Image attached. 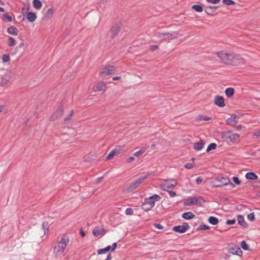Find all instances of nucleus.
I'll use <instances>...</instances> for the list:
<instances>
[{
    "mask_svg": "<svg viewBox=\"0 0 260 260\" xmlns=\"http://www.w3.org/2000/svg\"><path fill=\"white\" fill-rule=\"evenodd\" d=\"M217 56L221 61L227 64L237 66L244 63V59L239 54L228 51L217 52Z\"/></svg>",
    "mask_w": 260,
    "mask_h": 260,
    "instance_id": "f257e3e1",
    "label": "nucleus"
},
{
    "mask_svg": "<svg viewBox=\"0 0 260 260\" xmlns=\"http://www.w3.org/2000/svg\"><path fill=\"white\" fill-rule=\"evenodd\" d=\"M69 242V239L66 236L61 237L60 240L54 246L53 253L55 256L61 255L64 251Z\"/></svg>",
    "mask_w": 260,
    "mask_h": 260,
    "instance_id": "f03ea898",
    "label": "nucleus"
},
{
    "mask_svg": "<svg viewBox=\"0 0 260 260\" xmlns=\"http://www.w3.org/2000/svg\"><path fill=\"white\" fill-rule=\"evenodd\" d=\"M161 197L157 194H154L148 198L145 199L144 203L142 205V208L148 211L151 210L155 205L156 201L160 200Z\"/></svg>",
    "mask_w": 260,
    "mask_h": 260,
    "instance_id": "7ed1b4c3",
    "label": "nucleus"
},
{
    "mask_svg": "<svg viewBox=\"0 0 260 260\" xmlns=\"http://www.w3.org/2000/svg\"><path fill=\"white\" fill-rule=\"evenodd\" d=\"M155 36L158 38L161 39L162 41L171 40L178 38L176 34L170 32H156L155 34Z\"/></svg>",
    "mask_w": 260,
    "mask_h": 260,
    "instance_id": "20e7f679",
    "label": "nucleus"
},
{
    "mask_svg": "<svg viewBox=\"0 0 260 260\" xmlns=\"http://www.w3.org/2000/svg\"><path fill=\"white\" fill-rule=\"evenodd\" d=\"M149 174L145 175L144 176H142L140 177L138 179L135 180L134 182L130 184L128 187L127 188V191L128 192H131L133 190L136 189L139 185L144 180L147 178Z\"/></svg>",
    "mask_w": 260,
    "mask_h": 260,
    "instance_id": "39448f33",
    "label": "nucleus"
},
{
    "mask_svg": "<svg viewBox=\"0 0 260 260\" xmlns=\"http://www.w3.org/2000/svg\"><path fill=\"white\" fill-rule=\"evenodd\" d=\"M115 68L113 66L102 67L100 69V74L102 76H106L114 74Z\"/></svg>",
    "mask_w": 260,
    "mask_h": 260,
    "instance_id": "423d86ee",
    "label": "nucleus"
},
{
    "mask_svg": "<svg viewBox=\"0 0 260 260\" xmlns=\"http://www.w3.org/2000/svg\"><path fill=\"white\" fill-rule=\"evenodd\" d=\"M177 184V181L174 179H168L165 180L161 185V188L167 191L169 189L173 188Z\"/></svg>",
    "mask_w": 260,
    "mask_h": 260,
    "instance_id": "0eeeda50",
    "label": "nucleus"
},
{
    "mask_svg": "<svg viewBox=\"0 0 260 260\" xmlns=\"http://www.w3.org/2000/svg\"><path fill=\"white\" fill-rule=\"evenodd\" d=\"M227 177H219L216 178L212 182L213 186L216 187H220L224 186V184H222L223 182H226Z\"/></svg>",
    "mask_w": 260,
    "mask_h": 260,
    "instance_id": "6e6552de",
    "label": "nucleus"
},
{
    "mask_svg": "<svg viewBox=\"0 0 260 260\" xmlns=\"http://www.w3.org/2000/svg\"><path fill=\"white\" fill-rule=\"evenodd\" d=\"M123 149H124V147L122 146H119V147H117L116 148L113 149L107 156V157H106L107 159H111L114 156L118 155L122 152V151L123 150Z\"/></svg>",
    "mask_w": 260,
    "mask_h": 260,
    "instance_id": "1a4fd4ad",
    "label": "nucleus"
},
{
    "mask_svg": "<svg viewBox=\"0 0 260 260\" xmlns=\"http://www.w3.org/2000/svg\"><path fill=\"white\" fill-rule=\"evenodd\" d=\"M121 24L120 23H116L112 26L110 29V32L112 35V38H114L117 36L121 29Z\"/></svg>",
    "mask_w": 260,
    "mask_h": 260,
    "instance_id": "9d476101",
    "label": "nucleus"
},
{
    "mask_svg": "<svg viewBox=\"0 0 260 260\" xmlns=\"http://www.w3.org/2000/svg\"><path fill=\"white\" fill-rule=\"evenodd\" d=\"M202 198H197V197H193L187 199L185 202L184 204L186 206H191L193 205H197L199 203H201L202 201Z\"/></svg>",
    "mask_w": 260,
    "mask_h": 260,
    "instance_id": "9b49d317",
    "label": "nucleus"
},
{
    "mask_svg": "<svg viewBox=\"0 0 260 260\" xmlns=\"http://www.w3.org/2000/svg\"><path fill=\"white\" fill-rule=\"evenodd\" d=\"M189 229L188 224L184 222L182 225H178L173 227V231L179 233H184Z\"/></svg>",
    "mask_w": 260,
    "mask_h": 260,
    "instance_id": "f8f14e48",
    "label": "nucleus"
},
{
    "mask_svg": "<svg viewBox=\"0 0 260 260\" xmlns=\"http://www.w3.org/2000/svg\"><path fill=\"white\" fill-rule=\"evenodd\" d=\"M63 112V109L62 107H59L50 117V119L51 121H55L58 118H60Z\"/></svg>",
    "mask_w": 260,
    "mask_h": 260,
    "instance_id": "ddd939ff",
    "label": "nucleus"
},
{
    "mask_svg": "<svg viewBox=\"0 0 260 260\" xmlns=\"http://www.w3.org/2000/svg\"><path fill=\"white\" fill-rule=\"evenodd\" d=\"M92 233L95 237L102 236L105 234L106 231L102 226H96L93 229Z\"/></svg>",
    "mask_w": 260,
    "mask_h": 260,
    "instance_id": "4468645a",
    "label": "nucleus"
},
{
    "mask_svg": "<svg viewBox=\"0 0 260 260\" xmlns=\"http://www.w3.org/2000/svg\"><path fill=\"white\" fill-rule=\"evenodd\" d=\"M229 252L233 254L241 256L242 254V251L240 248L237 245H234L229 248Z\"/></svg>",
    "mask_w": 260,
    "mask_h": 260,
    "instance_id": "2eb2a0df",
    "label": "nucleus"
},
{
    "mask_svg": "<svg viewBox=\"0 0 260 260\" xmlns=\"http://www.w3.org/2000/svg\"><path fill=\"white\" fill-rule=\"evenodd\" d=\"M214 104L219 107H223L225 106L224 100L222 96L217 95L214 99Z\"/></svg>",
    "mask_w": 260,
    "mask_h": 260,
    "instance_id": "dca6fc26",
    "label": "nucleus"
},
{
    "mask_svg": "<svg viewBox=\"0 0 260 260\" xmlns=\"http://www.w3.org/2000/svg\"><path fill=\"white\" fill-rule=\"evenodd\" d=\"M218 7L206 6H204V11L208 15H211L218 9Z\"/></svg>",
    "mask_w": 260,
    "mask_h": 260,
    "instance_id": "f3484780",
    "label": "nucleus"
},
{
    "mask_svg": "<svg viewBox=\"0 0 260 260\" xmlns=\"http://www.w3.org/2000/svg\"><path fill=\"white\" fill-rule=\"evenodd\" d=\"M238 122V117L236 115H232L230 118H228L226 123L228 125H234Z\"/></svg>",
    "mask_w": 260,
    "mask_h": 260,
    "instance_id": "a211bd4d",
    "label": "nucleus"
},
{
    "mask_svg": "<svg viewBox=\"0 0 260 260\" xmlns=\"http://www.w3.org/2000/svg\"><path fill=\"white\" fill-rule=\"evenodd\" d=\"M11 77L9 75H5L2 77L1 84L2 86H5L8 84L10 80Z\"/></svg>",
    "mask_w": 260,
    "mask_h": 260,
    "instance_id": "6ab92c4d",
    "label": "nucleus"
},
{
    "mask_svg": "<svg viewBox=\"0 0 260 260\" xmlns=\"http://www.w3.org/2000/svg\"><path fill=\"white\" fill-rule=\"evenodd\" d=\"M26 17L27 20L30 22H34L37 18L36 13L31 12H28Z\"/></svg>",
    "mask_w": 260,
    "mask_h": 260,
    "instance_id": "aec40b11",
    "label": "nucleus"
},
{
    "mask_svg": "<svg viewBox=\"0 0 260 260\" xmlns=\"http://www.w3.org/2000/svg\"><path fill=\"white\" fill-rule=\"evenodd\" d=\"M245 177L247 179L254 180L258 178L256 174L252 172H248L246 174Z\"/></svg>",
    "mask_w": 260,
    "mask_h": 260,
    "instance_id": "412c9836",
    "label": "nucleus"
},
{
    "mask_svg": "<svg viewBox=\"0 0 260 260\" xmlns=\"http://www.w3.org/2000/svg\"><path fill=\"white\" fill-rule=\"evenodd\" d=\"M7 32L12 35L17 36L18 33V30L14 26H11L7 29Z\"/></svg>",
    "mask_w": 260,
    "mask_h": 260,
    "instance_id": "4be33fe9",
    "label": "nucleus"
},
{
    "mask_svg": "<svg viewBox=\"0 0 260 260\" xmlns=\"http://www.w3.org/2000/svg\"><path fill=\"white\" fill-rule=\"evenodd\" d=\"M204 144H205V143L204 142V141L202 140H201L200 142L194 143V148L195 150H196L197 151L200 150L203 148Z\"/></svg>",
    "mask_w": 260,
    "mask_h": 260,
    "instance_id": "5701e85b",
    "label": "nucleus"
},
{
    "mask_svg": "<svg viewBox=\"0 0 260 260\" xmlns=\"http://www.w3.org/2000/svg\"><path fill=\"white\" fill-rule=\"evenodd\" d=\"M32 5L35 9L40 10L42 7V3L40 0H33Z\"/></svg>",
    "mask_w": 260,
    "mask_h": 260,
    "instance_id": "b1692460",
    "label": "nucleus"
},
{
    "mask_svg": "<svg viewBox=\"0 0 260 260\" xmlns=\"http://www.w3.org/2000/svg\"><path fill=\"white\" fill-rule=\"evenodd\" d=\"M230 141L234 143L239 141L240 135L238 134H234L228 136Z\"/></svg>",
    "mask_w": 260,
    "mask_h": 260,
    "instance_id": "393cba45",
    "label": "nucleus"
},
{
    "mask_svg": "<svg viewBox=\"0 0 260 260\" xmlns=\"http://www.w3.org/2000/svg\"><path fill=\"white\" fill-rule=\"evenodd\" d=\"M195 215L191 212H187L182 215V218L185 219H190L193 218Z\"/></svg>",
    "mask_w": 260,
    "mask_h": 260,
    "instance_id": "a878e982",
    "label": "nucleus"
},
{
    "mask_svg": "<svg viewBox=\"0 0 260 260\" xmlns=\"http://www.w3.org/2000/svg\"><path fill=\"white\" fill-rule=\"evenodd\" d=\"M106 88V84L104 82H100L96 86L98 91H105Z\"/></svg>",
    "mask_w": 260,
    "mask_h": 260,
    "instance_id": "bb28decb",
    "label": "nucleus"
},
{
    "mask_svg": "<svg viewBox=\"0 0 260 260\" xmlns=\"http://www.w3.org/2000/svg\"><path fill=\"white\" fill-rule=\"evenodd\" d=\"M53 13V9L52 8H49L45 13L44 17L47 19H49L52 16Z\"/></svg>",
    "mask_w": 260,
    "mask_h": 260,
    "instance_id": "cd10ccee",
    "label": "nucleus"
},
{
    "mask_svg": "<svg viewBox=\"0 0 260 260\" xmlns=\"http://www.w3.org/2000/svg\"><path fill=\"white\" fill-rule=\"evenodd\" d=\"M208 222L212 225H216L218 223V219L217 218L214 216H210L208 218Z\"/></svg>",
    "mask_w": 260,
    "mask_h": 260,
    "instance_id": "c85d7f7f",
    "label": "nucleus"
},
{
    "mask_svg": "<svg viewBox=\"0 0 260 260\" xmlns=\"http://www.w3.org/2000/svg\"><path fill=\"white\" fill-rule=\"evenodd\" d=\"M225 95L228 98L232 97L234 93V89L233 88H228L225 91Z\"/></svg>",
    "mask_w": 260,
    "mask_h": 260,
    "instance_id": "c756f323",
    "label": "nucleus"
},
{
    "mask_svg": "<svg viewBox=\"0 0 260 260\" xmlns=\"http://www.w3.org/2000/svg\"><path fill=\"white\" fill-rule=\"evenodd\" d=\"M111 249V246H108L105 248L99 249L97 251L98 254H101L106 253Z\"/></svg>",
    "mask_w": 260,
    "mask_h": 260,
    "instance_id": "7c9ffc66",
    "label": "nucleus"
},
{
    "mask_svg": "<svg viewBox=\"0 0 260 260\" xmlns=\"http://www.w3.org/2000/svg\"><path fill=\"white\" fill-rule=\"evenodd\" d=\"M237 219L238 223L241 225L245 226L246 224V222H245L244 217L242 215H238L237 217Z\"/></svg>",
    "mask_w": 260,
    "mask_h": 260,
    "instance_id": "2f4dec72",
    "label": "nucleus"
},
{
    "mask_svg": "<svg viewBox=\"0 0 260 260\" xmlns=\"http://www.w3.org/2000/svg\"><path fill=\"white\" fill-rule=\"evenodd\" d=\"M192 9L198 12H202L203 10V7L199 5H194L192 6Z\"/></svg>",
    "mask_w": 260,
    "mask_h": 260,
    "instance_id": "473e14b6",
    "label": "nucleus"
},
{
    "mask_svg": "<svg viewBox=\"0 0 260 260\" xmlns=\"http://www.w3.org/2000/svg\"><path fill=\"white\" fill-rule=\"evenodd\" d=\"M146 149H147V148H144L141 149V150L136 152L134 153V155L137 157L140 156L145 152Z\"/></svg>",
    "mask_w": 260,
    "mask_h": 260,
    "instance_id": "72a5a7b5",
    "label": "nucleus"
},
{
    "mask_svg": "<svg viewBox=\"0 0 260 260\" xmlns=\"http://www.w3.org/2000/svg\"><path fill=\"white\" fill-rule=\"evenodd\" d=\"M197 119L200 121H201V120L208 121V120L211 119V118L210 117L203 115H199L197 117Z\"/></svg>",
    "mask_w": 260,
    "mask_h": 260,
    "instance_id": "f704fd0d",
    "label": "nucleus"
},
{
    "mask_svg": "<svg viewBox=\"0 0 260 260\" xmlns=\"http://www.w3.org/2000/svg\"><path fill=\"white\" fill-rule=\"evenodd\" d=\"M217 147V145L215 143H211L209 145L206 149V151L207 152H209L211 150H215Z\"/></svg>",
    "mask_w": 260,
    "mask_h": 260,
    "instance_id": "c9c22d12",
    "label": "nucleus"
},
{
    "mask_svg": "<svg viewBox=\"0 0 260 260\" xmlns=\"http://www.w3.org/2000/svg\"><path fill=\"white\" fill-rule=\"evenodd\" d=\"M8 43L9 46H14L16 45V41L13 37H10Z\"/></svg>",
    "mask_w": 260,
    "mask_h": 260,
    "instance_id": "e433bc0d",
    "label": "nucleus"
},
{
    "mask_svg": "<svg viewBox=\"0 0 260 260\" xmlns=\"http://www.w3.org/2000/svg\"><path fill=\"white\" fill-rule=\"evenodd\" d=\"M240 246L241 248L245 250H249V245L246 243L245 241H242L241 242Z\"/></svg>",
    "mask_w": 260,
    "mask_h": 260,
    "instance_id": "4c0bfd02",
    "label": "nucleus"
},
{
    "mask_svg": "<svg viewBox=\"0 0 260 260\" xmlns=\"http://www.w3.org/2000/svg\"><path fill=\"white\" fill-rule=\"evenodd\" d=\"M222 184H224V186L229 185L232 188H234L235 187V185L230 181L228 177H227L226 182H223Z\"/></svg>",
    "mask_w": 260,
    "mask_h": 260,
    "instance_id": "58836bf2",
    "label": "nucleus"
},
{
    "mask_svg": "<svg viewBox=\"0 0 260 260\" xmlns=\"http://www.w3.org/2000/svg\"><path fill=\"white\" fill-rule=\"evenodd\" d=\"M223 3L226 6L234 5L235 3L232 0H222Z\"/></svg>",
    "mask_w": 260,
    "mask_h": 260,
    "instance_id": "ea45409f",
    "label": "nucleus"
},
{
    "mask_svg": "<svg viewBox=\"0 0 260 260\" xmlns=\"http://www.w3.org/2000/svg\"><path fill=\"white\" fill-rule=\"evenodd\" d=\"M10 59V58L8 55L4 54L2 56V60H3V62L4 63L9 61Z\"/></svg>",
    "mask_w": 260,
    "mask_h": 260,
    "instance_id": "a19ab883",
    "label": "nucleus"
},
{
    "mask_svg": "<svg viewBox=\"0 0 260 260\" xmlns=\"http://www.w3.org/2000/svg\"><path fill=\"white\" fill-rule=\"evenodd\" d=\"M42 227H43V229L44 230V233L45 234L46 232L48 231V229H49V223H48V222H43V224H42Z\"/></svg>",
    "mask_w": 260,
    "mask_h": 260,
    "instance_id": "79ce46f5",
    "label": "nucleus"
},
{
    "mask_svg": "<svg viewBox=\"0 0 260 260\" xmlns=\"http://www.w3.org/2000/svg\"><path fill=\"white\" fill-rule=\"evenodd\" d=\"M198 229L199 230H207L210 229V227L205 224H201Z\"/></svg>",
    "mask_w": 260,
    "mask_h": 260,
    "instance_id": "37998d69",
    "label": "nucleus"
},
{
    "mask_svg": "<svg viewBox=\"0 0 260 260\" xmlns=\"http://www.w3.org/2000/svg\"><path fill=\"white\" fill-rule=\"evenodd\" d=\"M3 17L8 22H11L12 20V17L7 13L4 14Z\"/></svg>",
    "mask_w": 260,
    "mask_h": 260,
    "instance_id": "c03bdc74",
    "label": "nucleus"
},
{
    "mask_svg": "<svg viewBox=\"0 0 260 260\" xmlns=\"http://www.w3.org/2000/svg\"><path fill=\"white\" fill-rule=\"evenodd\" d=\"M247 218L251 221H253L254 220L255 216L254 213H251L247 216Z\"/></svg>",
    "mask_w": 260,
    "mask_h": 260,
    "instance_id": "a18cd8bd",
    "label": "nucleus"
},
{
    "mask_svg": "<svg viewBox=\"0 0 260 260\" xmlns=\"http://www.w3.org/2000/svg\"><path fill=\"white\" fill-rule=\"evenodd\" d=\"M73 114H74V110H72L70 112V113L69 114V115L64 118V120L65 121L70 120L71 119V117L73 116Z\"/></svg>",
    "mask_w": 260,
    "mask_h": 260,
    "instance_id": "49530a36",
    "label": "nucleus"
},
{
    "mask_svg": "<svg viewBox=\"0 0 260 260\" xmlns=\"http://www.w3.org/2000/svg\"><path fill=\"white\" fill-rule=\"evenodd\" d=\"M125 214L126 215H132L133 214V210L132 208H128L126 209L125 210Z\"/></svg>",
    "mask_w": 260,
    "mask_h": 260,
    "instance_id": "de8ad7c7",
    "label": "nucleus"
},
{
    "mask_svg": "<svg viewBox=\"0 0 260 260\" xmlns=\"http://www.w3.org/2000/svg\"><path fill=\"white\" fill-rule=\"evenodd\" d=\"M220 0H206V2L209 4H217L220 2Z\"/></svg>",
    "mask_w": 260,
    "mask_h": 260,
    "instance_id": "09e8293b",
    "label": "nucleus"
},
{
    "mask_svg": "<svg viewBox=\"0 0 260 260\" xmlns=\"http://www.w3.org/2000/svg\"><path fill=\"white\" fill-rule=\"evenodd\" d=\"M233 180L237 185H240L241 184V181L237 177H233Z\"/></svg>",
    "mask_w": 260,
    "mask_h": 260,
    "instance_id": "8fccbe9b",
    "label": "nucleus"
},
{
    "mask_svg": "<svg viewBox=\"0 0 260 260\" xmlns=\"http://www.w3.org/2000/svg\"><path fill=\"white\" fill-rule=\"evenodd\" d=\"M236 222L235 219L228 220L226 222V224L228 225L234 224Z\"/></svg>",
    "mask_w": 260,
    "mask_h": 260,
    "instance_id": "3c124183",
    "label": "nucleus"
},
{
    "mask_svg": "<svg viewBox=\"0 0 260 260\" xmlns=\"http://www.w3.org/2000/svg\"><path fill=\"white\" fill-rule=\"evenodd\" d=\"M154 226L157 229H159V230H162L164 229V226L160 224H158V223H155L154 224Z\"/></svg>",
    "mask_w": 260,
    "mask_h": 260,
    "instance_id": "603ef678",
    "label": "nucleus"
},
{
    "mask_svg": "<svg viewBox=\"0 0 260 260\" xmlns=\"http://www.w3.org/2000/svg\"><path fill=\"white\" fill-rule=\"evenodd\" d=\"M168 192L171 197H174L176 196V193L175 191L172 190H168Z\"/></svg>",
    "mask_w": 260,
    "mask_h": 260,
    "instance_id": "864d4df0",
    "label": "nucleus"
},
{
    "mask_svg": "<svg viewBox=\"0 0 260 260\" xmlns=\"http://www.w3.org/2000/svg\"><path fill=\"white\" fill-rule=\"evenodd\" d=\"M185 167L186 169H191L193 167V165L192 163H187L185 165Z\"/></svg>",
    "mask_w": 260,
    "mask_h": 260,
    "instance_id": "5fc2aeb1",
    "label": "nucleus"
},
{
    "mask_svg": "<svg viewBox=\"0 0 260 260\" xmlns=\"http://www.w3.org/2000/svg\"><path fill=\"white\" fill-rule=\"evenodd\" d=\"M158 48V46L155 45H151L150 46V49L152 51H154Z\"/></svg>",
    "mask_w": 260,
    "mask_h": 260,
    "instance_id": "6e6d98bb",
    "label": "nucleus"
},
{
    "mask_svg": "<svg viewBox=\"0 0 260 260\" xmlns=\"http://www.w3.org/2000/svg\"><path fill=\"white\" fill-rule=\"evenodd\" d=\"M134 160H135V158H134V157H133V156H130V157H129L128 158V159H127V160L126 162H128V163H129V162H133V161H134Z\"/></svg>",
    "mask_w": 260,
    "mask_h": 260,
    "instance_id": "4d7b16f0",
    "label": "nucleus"
},
{
    "mask_svg": "<svg viewBox=\"0 0 260 260\" xmlns=\"http://www.w3.org/2000/svg\"><path fill=\"white\" fill-rule=\"evenodd\" d=\"M202 179L201 178V177H198L196 179V183L197 184H201V183L202 182Z\"/></svg>",
    "mask_w": 260,
    "mask_h": 260,
    "instance_id": "13d9d810",
    "label": "nucleus"
},
{
    "mask_svg": "<svg viewBox=\"0 0 260 260\" xmlns=\"http://www.w3.org/2000/svg\"><path fill=\"white\" fill-rule=\"evenodd\" d=\"M117 247V243L116 242L114 243L112 245V246L111 247V249H112V250H114Z\"/></svg>",
    "mask_w": 260,
    "mask_h": 260,
    "instance_id": "bf43d9fd",
    "label": "nucleus"
},
{
    "mask_svg": "<svg viewBox=\"0 0 260 260\" xmlns=\"http://www.w3.org/2000/svg\"><path fill=\"white\" fill-rule=\"evenodd\" d=\"M121 79V77L120 76H116L113 78V80L116 81L118 80Z\"/></svg>",
    "mask_w": 260,
    "mask_h": 260,
    "instance_id": "052dcab7",
    "label": "nucleus"
},
{
    "mask_svg": "<svg viewBox=\"0 0 260 260\" xmlns=\"http://www.w3.org/2000/svg\"><path fill=\"white\" fill-rule=\"evenodd\" d=\"M235 127L237 129L239 130L243 128V126L241 125H239L236 126Z\"/></svg>",
    "mask_w": 260,
    "mask_h": 260,
    "instance_id": "680f3d73",
    "label": "nucleus"
},
{
    "mask_svg": "<svg viewBox=\"0 0 260 260\" xmlns=\"http://www.w3.org/2000/svg\"><path fill=\"white\" fill-rule=\"evenodd\" d=\"M111 258H112V256H111V254H109L107 255V258L105 260H111Z\"/></svg>",
    "mask_w": 260,
    "mask_h": 260,
    "instance_id": "e2e57ef3",
    "label": "nucleus"
},
{
    "mask_svg": "<svg viewBox=\"0 0 260 260\" xmlns=\"http://www.w3.org/2000/svg\"><path fill=\"white\" fill-rule=\"evenodd\" d=\"M254 136H256V137H258L260 136L259 134V132H257V133H255L254 134Z\"/></svg>",
    "mask_w": 260,
    "mask_h": 260,
    "instance_id": "0e129e2a",
    "label": "nucleus"
},
{
    "mask_svg": "<svg viewBox=\"0 0 260 260\" xmlns=\"http://www.w3.org/2000/svg\"><path fill=\"white\" fill-rule=\"evenodd\" d=\"M24 45V43H23V42H21V43L19 44V47H23Z\"/></svg>",
    "mask_w": 260,
    "mask_h": 260,
    "instance_id": "69168bd1",
    "label": "nucleus"
},
{
    "mask_svg": "<svg viewBox=\"0 0 260 260\" xmlns=\"http://www.w3.org/2000/svg\"><path fill=\"white\" fill-rule=\"evenodd\" d=\"M102 178H103L102 177H99V178H98V179H97V181H98V182H100L102 180Z\"/></svg>",
    "mask_w": 260,
    "mask_h": 260,
    "instance_id": "338daca9",
    "label": "nucleus"
},
{
    "mask_svg": "<svg viewBox=\"0 0 260 260\" xmlns=\"http://www.w3.org/2000/svg\"><path fill=\"white\" fill-rule=\"evenodd\" d=\"M0 11L2 12H5V9L3 8H2V7H0Z\"/></svg>",
    "mask_w": 260,
    "mask_h": 260,
    "instance_id": "774afa93",
    "label": "nucleus"
}]
</instances>
